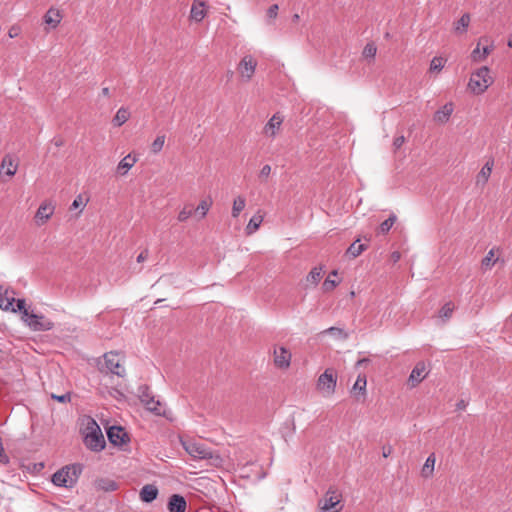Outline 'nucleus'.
<instances>
[{"label": "nucleus", "mask_w": 512, "mask_h": 512, "mask_svg": "<svg viewBox=\"0 0 512 512\" xmlns=\"http://www.w3.org/2000/svg\"><path fill=\"white\" fill-rule=\"evenodd\" d=\"M148 257V251L144 250L137 256V262H144Z\"/></svg>", "instance_id": "obj_52"}, {"label": "nucleus", "mask_w": 512, "mask_h": 512, "mask_svg": "<svg viewBox=\"0 0 512 512\" xmlns=\"http://www.w3.org/2000/svg\"><path fill=\"white\" fill-rule=\"evenodd\" d=\"M292 354L284 346H275L273 349V363L278 369L286 370L291 365Z\"/></svg>", "instance_id": "obj_10"}, {"label": "nucleus", "mask_w": 512, "mask_h": 512, "mask_svg": "<svg viewBox=\"0 0 512 512\" xmlns=\"http://www.w3.org/2000/svg\"><path fill=\"white\" fill-rule=\"evenodd\" d=\"M366 385H367L366 375L359 374L353 387H352V392L355 393L358 391L359 393L364 395L366 393Z\"/></svg>", "instance_id": "obj_31"}, {"label": "nucleus", "mask_w": 512, "mask_h": 512, "mask_svg": "<svg viewBox=\"0 0 512 512\" xmlns=\"http://www.w3.org/2000/svg\"><path fill=\"white\" fill-rule=\"evenodd\" d=\"M331 276H337V271L334 270L332 271L329 276L325 279V281L323 282V290L326 291V292H329V291H332L336 286H337V282L334 280V279H331Z\"/></svg>", "instance_id": "obj_41"}, {"label": "nucleus", "mask_w": 512, "mask_h": 512, "mask_svg": "<svg viewBox=\"0 0 512 512\" xmlns=\"http://www.w3.org/2000/svg\"><path fill=\"white\" fill-rule=\"evenodd\" d=\"M208 7L205 1L194 0L190 9V19L194 22H201L207 16Z\"/></svg>", "instance_id": "obj_16"}, {"label": "nucleus", "mask_w": 512, "mask_h": 512, "mask_svg": "<svg viewBox=\"0 0 512 512\" xmlns=\"http://www.w3.org/2000/svg\"><path fill=\"white\" fill-rule=\"evenodd\" d=\"M186 507H187V503L183 496L178 495V494H173L169 498L168 510L170 512H185Z\"/></svg>", "instance_id": "obj_21"}, {"label": "nucleus", "mask_w": 512, "mask_h": 512, "mask_svg": "<svg viewBox=\"0 0 512 512\" xmlns=\"http://www.w3.org/2000/svg\"><path fill=\"white\" fill-rule=\"evenodd\" d=\"M283 117L279 113H275L265 124L263 134L269 138H275L281 129Z\"/></svg>", "instance_id": "obj_14"}, {"label": "nucleus", "mask_w": 512, "mask_h": 512, "mask_svg": "<svg viewBox=\"0 0 512 512\" xmlns=\"http://www.w3.org/2000/svg\"><path fill=\"white\" fill-rule=\"evenodd\" d=\"M158 489L156 486L147 484L140 490V499L143 502L150 503L157 498Z\"/></svg>", "instance_id": "obj_24"}, {"label": "nucleus", "mask_w": 512, "mask_h": 512, "mask_svg": "<svg viewBox=\"0 0 512 512\" xmlns=\"http://www.w3.org/2000/svg\"><path fill=\"white\" fill-rule=\"evenodd\" d=\"M140 400L149 411H152L157 415H161L162 407L160 402L155 400L154 397L148 393V389L146 387L141 391Z\"/></svg>", "instance_id": "obj_17"}, {"label": "nucleus", "mask_w": 512, "mask_h": 512, "mask_svg": "<svg viewBox=\"0 0 512 512\" xmlns=\"http://www.w3.org/2000/svg\"><path fill=\"white\" fill-rule=\"evenodd\" d=\"M138 157L136 154L129 153L125 157H123L117 167L116 172L120 176H125L128 174L129 170L137 163Z\"/></svg>", "instance_id": "obj_18"}, {"label": "nucleus", "mask_w": 512, "mask_h": 512, "mask_svg": "<svg viewBox=\"0 0 512 512\" xmlns=\"http://www.w3.org/2000/svg\"><path fill=\"white\" fill-rule=\"evenodd\" d=\"M104 367L107 372H110L119 377L125 376V368L123 366V357L117 352H108L104 354Z\"/></svg>", "instance_id": "obj_7"}, {"label": "nucleus", "mask_w": 512, "mask_h": 512, "mask_svg": "<svg viewBox=\"0 0 512 512\" xmlns=\"http://www.w3.org/2000/svg\"><path fill=\"white\" fill-rule=\"evenodd\" d=\"M377 53V48L374 44L368 43L363 49V56L367 58H374Z\"/></svg>", "instance_id": "obj_43"}, {"label": "nucleus", "mask_w": 512, "mask_h": 512, "mask_svg": "<svg viewBox=\"0 0 512 512\" xmlns=\"http://www.w3.org/2000/svg\"><path fill=\"white\" fill-rule=\"evenodd\" d=\"M479 45H480V43H478L477 47L471 53V57H472L473 61H475V62L481 61L480 56L482 55V53L480 52Z\"/></svg>", "instance_id": "obj_49"}, {"label": "nucleus", "mask_w": 512, "mask_h": 512, "mask_svg": "<svg viewBox=\"0 0 512 512\" xmlns=\"http://www.w3.org/2000/svg\"><path fill=\"white\" fill-rule=\"evenodd\" d=\"M454 309L455 306L451 301L445 303L439 311V317L443 320H448L452 316Z\"/></svg>", "instance_id": "obj_38"}, {"label": "nucleus", "mask_w": 512, "mask_h": 512, "mask_svg": "<svg viewBox=\"0 0 512 512\" xmlns=\"http://www.w3.org/2000/svg\"><path fill=\"white\" fill-rule=\"evenodd\" d=\"M107 437L110 443L115 446H123L129 442L127 432L120 426H111L107 430Z\"/></svg>", "instance_id": "obj_13"}, {"label": "nucleus", "mask_w": 512, "mask_h": 512, "mask_svg": "<svg viewBox=\"0 0 512 512\" xmlns=\"http://www.w3.org/2000/svg\"><path fill=\"white\" fill-rule=\"evenodd\" d=\"M165 135H158L152 142L150 149L153 154H158L162 151L165 144Z\"/></svg>", "instance_id": "obj_33"}, {"label": "nucleus", "mask_w": 512, "mask_h": 512, "mask_svg": "<svg viewBox=\"0 0 512 512\" xmlns=\"http://www.w3.org/2000/svg\"><path fill=\"white\" fill-rule=\"evenodd\" d=\"M87 202H88V199H87L86 201H84V200H83L82 195H81V194H79V195H78V196L73 200V202H72V204H71V207H70V208H71V209H77V208H79V207H81V206H83V207H84V206L87 204Z\"/></svg>", "instance_id": "obj_44"}, {"label": "nucleus", "mask_w": 512, "mask_h": 512, "mask_svg": "<svg viewBox=\"0 0 512 512\" xmlns=\"http://www.w3.org/2000/svg\"><path fill=\"white\" fill-rule=\"evenodd\" d=\"M491 50H492V47H490V46H485L483 48L482 55L480 56L481 61L486 59V57L490 54Z\"/></svg>", "instance_id": "obj_51"}, {"label": "nucleus", "mask_w": 512, "mask_h": 512, "mask_svg": "<svg viewBox=\"0 0 512 512\" xmlns=\"http://www.w3.org/2000/svg\"><path fill=\"white\" fill-rule=\"evenodd\" d=\"M405 143V137L403 135L395 137L393 141V147L395 150L399 149Z\"/></svg>", "instance_id": "obj_47"}, {"label": "nucleus", "mask_w": 512, "mask_h": 512, "mask_svg": "<svg viewBox=\"0 0 512 512\" xmlns=\"http://www.w3.org/2000/svg\"><path fill=\"white\" fill-rule=\"evenodd\" d=\"M109 94H110L109 88L108 87H104L102 89V95L105 96V97H108Z\"/></svg>", "instance_id": "obj_55"}, {"label": "nucleus", "mask_w": 512, "mask_h": 512, "mask_svg": "<svg viewBox=\"0 0 512 512\" xmlns=\"http://www.w3.org/2000/svg\"><path fill=\"white\" fill-rule=\"evenodd\" d=\"M52 398L57 400L58 402L66 403V402H69L71 400V395H70V393H66V394H63V395H55V394H53Z\"/></svg>", "instance_id": "obj_46"}, {"label": "nucleus", "mask_w": 512, "mask_h": 512, "mask_svg": "<svg viewBox=\"0 0 512 512\" xmlns=\"http://www.w3.org/2000/svg\"><path fill=\"white\" fill-rule=\"evenodd\" d=\"M97 486L99 489L110 492L115 491L118 488L117 483L114 480L110 479H101L97 482Z\"/></svg>", "instance_id": "obj_32"}, {"label": "nucleus", "mask_w": 512, "mask_h": 512, "mask_svg": "<svg viewBox=\"0 0 512 512\" xmlns=\"http://www.w3.org/2000/svg\"><path fill=\"white\" fill-rule=\"evenodd\" d=\"M181 444L185 451L193 458L199 460H209L212 465L220 466L223 459L219 454L215 453L204 443L193 439L181 440Z\"/></svg>", "instance_id": "obj_1"}, {"label": "nucleus", "mask_w": 512, "mask_h": 512, "mask_svg": "<svg viewBox=\"0 0 512 512\" xmlns=\"http://www.w3.org/2000/svg\"><path fill=\"white\" fill-rule=\"evenodd\" d=\"M367 362H368V359L363 358V359L358 360L356 365L357 366H361V365H363V364H365Z\"/></svg>", "instance_id": "obj_56"}, {"label": "nucleus", "mask_w": 512, "mask_h": 512, "mask_svg": "<svg viewBox=\"0 0 512 512\" xmlns=\"http://www.w3.org/2000/svg\"><path fill=\"white\" fill-rule=\"evenodd\" d=\"M84 444L95 452H99L105 448V439L97 422L90 416L84 420Z\"/></svg>", "instance_id": "obj_3"}, {"label": "nucleus", "mask_w": 512, "mask_h": 512, "mask_svg": "<svg viewBox=\"0 0 512 512\" xmlns=\"http://www.w3.org/2000/svg\"><path fill=\"white\" fill-rule=\"evenodd\" d=\"M428 373L429 371L427 370L426 364L423 361H420L412 369L408 383L411 387H415L428 376Z\"/></svg>", "instance_id": "obj_15"}, {"label": "nucleus", "mask_w": 512, "mask_h": 512, "mask_svg": "<svg viewBox=\"0 0 512 512\" xmlns=\"http://www.w3.org/2000/svg\"><path fill=\"white\" fill-rule=\"evenodd\" d=\"M246 206V199L242 195H238L234 198L233 205H232V217L237 218L239 217L240 213L244 210Z\"/></svg>", "instance_id": "obj_29"}, {"label": "nucleus", "mask_w": 512, "mask_h": 512, "mask_svg": "<svg viewBox=\"0 0 512 512\" xmlns=\"http://www.w3.org/2000/svg\"><path fill=\"white\" fill-rule=\"evenodd\" d=\"M271 173V166L266 164L264 165L261 170H260V173H259V177L260 178H267Z\"/></svg>", "instance_id": "obj_48"}, {"label": "nucleus", "mask_w": 512, "mask_h": 512, "mask_svg": "<svg viewBox=\"0 0 512 512\" xmlns=\"http://www.w3.org/2000/svg\"><path fill=\"white\" fill-rule=\"evenodd\" d=\"M446 63V59L440 56L434 57L430 62V72H440Z\"/></svg>", "instance_id": "obj_36"}, {"label": "nucleus", "mask_w": 512, "mask_h": 512, "mask_svg": "<svg viewBox=\"0 0 512 512\" xmlns=\"http://www.w3.org/2000/svg\"><path fill=\"white\" fill-rule=\"evenodd\" d=\"M494 256H495L494 249H491L487 253V255L483 258L482 266L485 268H491L497 261V259H495Z\"/></svg>", "instance_id": "obj_42"}, {"label": "nucleus", "mask_w": 512, "mask_h": 512, "mask_svg": "<svg viewBox=\"0 0 512 512\" xmlns=\"http://www.w3.org/2000/svg\"><path fill=\"white\" fill-rule=\"evenodd\" d=\"M82 472L80 464L67 465L52 475V482L58 487L72 488Z\"/></svg>", "instance_id": "obj_4"}, {"label": "nucleus", "mask_w": 512, "mask_h": 512, "mask_svg": "<svg viewBox=\"0 0 512 512\" xmlns=\"http://www.w3.org/2000/svg\"><path fill=\"white\" fill-rule=\"evenodd\" d=\"M337 374L334 369L327 368L316 381V389L323 397H330L336 391Z\"/></svg>", "instance_id": "obj_6"}, {"label": "nucleus", "mask_w": 512, "mask_h": 512, "mask_svg": "<svg viewBox=\"0 0 512 512\" xmlns=\"http://www.w3.org/2000/svg\"><path fill=\"white\" fill-rule=\"evenodd\" d=\"M299 18H300L299 14H294V15L292 16V20H293L294 22H297V21L299 20Z\"/></svg>", "instance_id": "obj_57"}, {"label": "nucleus", "mask_w": 512, "mask_h": 512, "mask_svg": "<svg viewBox=\"0 0 512 512\" xmlns=\"http://www.w3.org/2000/svg\"><path fill=\"white\" fill-rule=\"evenodd\" d=\"M193 214V208L191 205H184V207L179 211L177 215V220L179 222L187 221Z\"/></svg>", "instance_id": "obj_40"}, {"label": "nucleus", "mask_w": 512, "mask_h": 512, "mask_svg": "<svg viewBox=\"0 0 512 512\" xmlns=\"http://www.w3.org/2000/svg\"><path fill=\"white\" fill-rule=\"evenodd\" d=\"M341 494L334 489H329L325 496L319 500L318 506L323 512H340L342 509V506H337L341 502Z\"/></svg>", "instance_id": "obj_8"}, {"label": "nucleus", "mask_w": 512, "mask_h": 512, "mask_svg": "<svg viewBox=\"0 0 512 512\" xmlns=\"http://www.w3.org/2000/svg\"><path fill=\"white\" fill-rule=\"evenodd\" d=\"M359 242H360V240H359V239H357L354 243H352V244L348 247V249H347V251H346V254H347L349 257H351V258H356V257H358V256H359V255H360V254H361V253L366 249L365 245L360 244Z\"/></svg>", "instance_id": "obj_30"}, {"label": "nucleus", "mask_w": 512, "mask_h": 512, "mask_svg": "<svg viewBox=\"0 0 512 512\" xmlns=\"http://www.w3.org/2000/svg\"><path fill=\"white\" fill-rule=\"evenodd\" d=\"M322 268L314 267L306 277V281L312 285H317L321 279Z\"/></svg>", "instance_id": "obj_37"}, {"label": "nucleus", "mask_w": 512, "mask_h": 512, "mask_svg": "<svg viewBox=\"0 0 512 512\" xmlns=\"http://www.w3.org/2000/svg\"><path fill=\"white\" fill-rule=\"evenodd\" d=\"M0 171H4V173L10 177L14 176L17 172V164L14 163L12 157L10 155L4 156L1 162Z\"/></svg>", "instance_id": "obj_25"}, {"label": "nucleus", "mask_w": 512, "mask_h": 512, "mask_svg": "<svg viewBox=\"0 0 512 512\" xmlns=\"http://www.w3.org/2000/svg\"><path fill=\"white\" fill-rule=\"evenodd\" d=\"M435 462L436 458L435 455L432 453L427 457L421 470V474L424 478H429L433 475Z\"/></svg>", "instance_id": "obj_28"}, {"label": "nucleus", "mask_w": 512, "mask_h": 512, "mask_svg": "<svg viewBox=\"0 0 512 512\" xmlns=\"http://www.w3.org/2000/svg\"><path fill=\"white\" fill-rule=\"evenodd\" d=\"M493 166H494V160L492 158H490L484 164V166L481 168L480 172L476 176V184L477 185L484 186L488 182L490 175L492 173Z\"/></svg>", "instance_id": "obj_20"}, {"label": "nucleus", "mask_w": 512, "mask_h": 512, "mask_svg": "<svg viewBox=\"0 0 512 512\" xmlns=\"http://www.w3.org/2000/svg\"><path fill=\"white\" fill-rule=\"evenodd\" d=\"M20 33V28L17 27V26H12L9 31H8V35L10 38H15L19 35Z\"/></svg>", "instance_id": "obj_50"}, {"label": "nucleus", "mask_w": 512, "mask_h": 512, "mask_svg": "<svg viewBox=\"0 0 512 512\" xmlns=\"http://www.w3.org/2000/svg\"><path fill=\"white\" fill-rule=\"evenodd\" d=\"M263 219H264V215L262 214L261 210H258L257 213L254 214L250 218V220L245 228L246 234L247 235L254 234L259 229L260 225L263 222Z\"/></svg>", "instance_id": "obj_23"}, {"label": "nucleus", "mask_w": 512, "mask_h": 512, "mask_svg": "<svg viewBox=\"0 0 512 512\" xmlns=\"http://www.w3.org/2000/svg\"><path fill=\"white\" fill-rule=\"evenodd\" d=\"M18 309L22 314V321L32 331H49L53 329L54 323L42 314H36L33 311H29L24 299H18Z\"/></svg>", "instance_id": "obj_2"}, {"label": "nucleus", "mask_w": 512, "mask_h": 512, "mask_svg": "<svg viewBox=\"0 0 512 512\" xmlns=\"http://www.w3.org/2000/svg\"><path fill=\"white\" fill-rule=\"evenodd\" d=\"M393 257H394L395 260H397V259H399L400 256H399V254L395 253V254H393Z\"/></svg>", "instance_id": "obj_59"}, {"label": "nucleus", "mask_w": 512, "mask_h": 512, "mask_svg": "<svg viewBox=\"0 0 512 512\" xmlns=\"http://www.w3.org/2000/svg\"><path fill=\"white\" fill-rule=\"evenodd\" d=\"M257 67V60L252 55H245L237 66V71L243 81L248 82L252 79Z\"/></svg>", "instance_id": "obj_9"}, {"label": "nucleus", "mask_w": 512, "mask_h": 512, "mask_svg": "<svg viewBox=\"0 0 512 512\" xmlns=\"http://www.w3.org/2000/svg\"><path fill=\"white\" fill-rule=\"evenodd\" d=\"M471 18L468 13L463 14L458 21L454 23L453 30L454 33L457 35H462L466 33L469 24H470Z\"/></svg>", "instance_id": "obj_26"}, {"label": "nucleus", "mask_w": 512, "mask_h": 512, "mask_svg": "<svg viewBox=\"0 0 512 512\" xmlns=\"http://www.w3.org/2000/svg\"><path fill=\"white\" fill-rule=\"evenodd\" d=\"M323 333L333 335L341 340H346L349 337V334L344 329L338 327H330L324 330Z\"/></svg>", "instance_id": "obj_34"}, {"label": "nucleus", "mask_w": 512, "mask_h": 512, "mask_svg": "<svg viewBox=\"0 0 512 512\" xmlns=\"http://www.w3.org/2000/svg\"><path fill=\"white\" fill-rule=\"evenodd\" d=\"M493 81L490 69L487 66H483L471 74L468 89L473 94L480 95L492 85Z\"/></svg>", "instance_id": "obj_5"}, {"label": "nucleus", "mask_w": 512, "mask_h": 512, "mask_svg": "<svg viewBox=\"0 0 512 512\" xmlns=\"http://www.w3.org/2000/svg\"><path fill=\"white\" fill-rule=\"evenodd\" d=\"M453 109L452 103H446L441 109L435 112L434 120L440 124L448 122L453 113Z\"/></svg>", "instance_id": "obj_22"}, {"label": "nucleus", "mask_w": 512, "mask_h": 512, "mask_svg": "<svg viewBox=\"0 0 512 512\" xmlns=\"http://www.w3.org/2000/svg\"><path fill=\"white\" fill-rule=\"evenodd\" d=\"M130 118V112L127 108L121 107L117 110L115 116L112 119V123L116 127L122 126Z\"/></svg>", "instance_id": "obj_27"}, {"label": "nucleus", "mask_w": 512, "mask_h": 512, "mask_svg": "<svg viewBox=\"0 0 512 512\" xmlns=\"http://www.w3.org/2000/svg\"><path fill=\"white\" fill-rule=\"evenodd\" d=\"M396 216L394 214L390 215L385 221L380 224L379 230L381 233L386 234L390 231L393 225L396 222Z\"/></svg>", "instance_id": "obj_39"}, {"label": "nucleus", "mask_w": 512, "mask_h": 512, "mask_svg": "<svg viewBox=\"0 0 512 512\" xmlns=\"http://www.w3.org/2000/svg\"><path fill=\"white\" fill-rule=\"evenodd\" d=\"M508 46L512 48V35L508 39Z\"/></svg>", "instance_id": "obj_58"}, {"label": "nucleus", "mask_w": 512, "mask_h": 512, "mask_svg": "<svg viewBox=\"0 0 512 512\" xmlns=\"http://www.w3.org/2000/svg\"><path fill=\"white\" fill-rule=\"evenodd\" d=\"M15 291L0 287V308L5 311L19 312L18 300H15Z\"/></svg>", "instance_id": "obj_11"}, {"label": "nucleus", "mask_w": 512, "mask_h": 512, "mask_svg": "<svg viewBox=\"0 0 512 512\" xmlns=\"http://www.w3.org/2000/svg\"><path fill=\"white\" fill-rule=\"evenodd\" d=\"M62 18H63V15H62L61 11L58 8L51 7L45 13L43 20H44V23L50 29H55L60 24Z\"/></svg>", "instance_id": "obj_19"}, {"label": "nucleus", "mask_w": 512, "mask_h": 512, "mask_svg": "<svg viewBox=\"0 0 512 512\" xmlns=\"http://www.w3.org/2000/svg\"><path fill=\"white\" fill-rule=\"evenodd\" d=\"M392 453V447L391 446H388V447H384L383 448V457L387 458L388 456H390Z\"/></svg>", "instance_id": "obj_53"}, {"label": "nucleus", "mask_w": 512, "mask_h": 512, "mask_svg": "<svg viewBox=\"0 0 512 512\" xmlns=\"http://www.w3.org/2000/svg\"><path fill=\"white\" fill-rule=\"evenodd\" d=\"M211 205L212 200L210 198L203 199L200 201L195 211L201 215V218H204L207 215L209 209L211 208Z\"/></svg>", "instance_id": "obj_35"}, {"label": "nucleus", "mask_w": 512, "mask_h": 512, "mask_svg": "<svg viewBox=\"0 0 512 512\" xmlns=\"http://www.w3.org/2000/svg\"><path fill=\"white\" fill-rule=\"evenodd\" d=\"M55 211V205L51 201H44L38 207L35 214V222L38 226H42L52 217Z\"/></svg>", "instance_id": "obj_12"}, {"label": "nucleus", "mask_w": 512, "mask_h": 512, "mask_svg": "<svg viewBox=\"0 0 512 512\" xmlns=\"http://www.w3.org/2000/svg\"><path fill=\"white\" fill-rule=\"evenodd\" d=\"M456 406H457V409H459V410H464V409L466 408V403H465V401H464V400H461V401H459V402L457 403V405H456Z\"/></svg>", "instance_id": "obj_54"}, {"label": "nucleus", "mask_w": 512, "mask_h": 512, "mask_svg": "<svg viewBox=\"0 0 512 512\" xmlns=\"http://www.w3.org/2000/svg\"><path fill=\"white\" fill-rule=\"evenodd\" d=\"M279 6L278 4L271 5L267 10V16L271 19H275L278 15Z\"/></svg>", "instance_id": "obj_45"}]
</instances>
